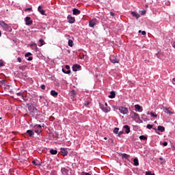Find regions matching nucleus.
Instances as JSON below:
<instances>
[{"label": "nucleus", "instance_id": "f257e3e1", "mask_svg": "<svg viewBox=\"0 0 175 175\" xmlns=\"http://www.w3.org/2000/svg\"><path fill=\"white\" fill-rule=\"evenodd\" d=\"M97 23H98V21L96 20V18H93L89 21V26L91 28H94V27L96 25Z\"/></svg>", "mask_w": 175, "mask_h": 175}, {"label": "nucleus", "instance_id": "f03ea898", "mask_svg": "<svg viewBox=\"0 0 175 175\" xmlns=\"http://www.w3.org/2000/svg\"><path fill=\"white\" fill-rule=\"evenodd\" d=\"M25 24L26 25H32V23H33V20H31V17L27 16L25 18Z\"/></svg>", "mask_w": 175, "mask_h": 175}, {"label": "nucleus", "instance_id": "7ed1b4c3", "mask_svg": "<svg viewBox=\"0 0 175 175\" xmlns=\"http://www.w3.org/2000/svg\"><path fill=\"white\" fill-rule=\"evenodd\" d=\"M109 59L112 64H118V60L114 55L110 56Z\"/></svg>", "mask_w": 175, "mask_h": 175}, {"label": "nucleus", "instance_id": "20e7f679", "mask_svg": "<svg viewBox=\"0 0 175 175\" xmlns=\"http://www.w3.org/2000/svg\"><path fill=\"white\" fill-rule=\"evenodd\" d=\"M60 152L63 157H66V155H68V148H62Z\"/></svg>", "mask_w": 175, "mask_h": 175}, {"label": "nucleus", "instance_id": "39448f33", "mask_svg": "<svg viewBox=\"0 0 175 175\" xmlns=\"http://www.w3.org/2000/svg\"><path fill=\"white\" fill-rule=\"evenodd\" d=\"M0 25L5 30L9 28V25H8V24H6L3 21H0Z\"/></svg>", "mask_w": 175, "mask_h": 175}, {"label": "nucleus", "instance_id": "423d86ee", "mask_svg": "<svg viewBox=\"0 0 175 175\" xmlns=\"http://www.w3.org/2000/svg\"><path fill=\"white\" fill-rule=\"evenodd\" d=\"M67 18H68V23L70 24H73V23H75V17H73V16H72L70 15H68Z\"/></svg>", "mask_w": 175, "mask_h": 175}, {"label": "nucleus", "instance_id": "0eeeda50", "mask_svg": "<svg viewBox=\"0 0 175 175\" xmlns=\"http://www.w3.org/2000/svg\"><path fill=\"white\" fill-rule=\"evenodd\" d=\"M35 128H37V129L35 131L36 133H40L42 132V126L40 124H37L35 126Z\"/></svg>", "mask_w": 175, "mask_h": 175}, {"label": "nucleus", "instance_id": "6e6552de", "mask_svg": "<svg viewBox=\"0 0 175 175\" xmlns=\"http://www.w3.org/2000/svg\"><path fill=\"white\" fill-rule=\"evenodd\" d=\"M80 68H81V66H80L79 64H75L72 66V70H73V72H77V70H79V69H80Z\"/></svg>", "mask_w": 175, "mask_h": 175}, {"label": "nucleus", "instance_id": "1a4fd4ad", "mask_svg": "<svg viewBox=\"0 0 175 175\" xmlns=\"http://www.w3.org/2000/svg\"><path fill=\"white\" fill-rule=\"evenodd\" d=\"M61 172L63 175H68L69 174V170H68V169H66L65 167H62L61 169Z\"/></svg>", "mask_w": 175, "mask_h": 175}, {"label": "nucleus", "instance_id": "9d476101", "mask_svg": "<svg viewBox=\"0 0 175 175\" xmlns=\"http://www.w3.org/2000/svg\"><path fill=\"white\" fill-rule=\"evenodd\" d=\"M100 107L101 110H109V108L107 107V103H105L104 105H102V104L100 103Z\"/></svg>", "mask_w": 175, "mask_h": 175}, {"label": "nucleus", "instance_id": "9b49d317", "mask_svg": "<svg viewBox=\"0 0 175 175\" xmlns=\"http://www.w3.org/2000/svg\"><path fill=\"white\" fill-rule=\"evenodd\" d=\"M110 99H114L116 98V92L115 91H111L110 92V95L108 96Z\"/></svg>", "mask_w": 175, "mask_h": 175}, {"label": "nucleus", "instance_id": "f8f14e48", "mask_svg": "<svg viewBox=\"0 0 175 175\" xmlns=\"http://www.w3.org/2000/svg\"><path fill=\"white\" fill-rule=\"evenodd\" d=\"M131 14H132L133 17H135V18H137V20L139 18V17H140V14H139V13L135 12H131Z\"/></svg>", "mask_w": 175, "mask_h": 175}, {"label": "nucleus", "instance_id": "ddd939ff", "mask_svg": "<svg viewBox=\"0 0 175 175\" xmlns=\"http://www.w3.org/2000/svg\"><path fill=\"white\" fill-rule=\"evenodd\" d=\"M26 133H27V135H29L30 137H32L35 135V133L32 130H27Z\"/></svg>", "mask_w": 175, "mask_h": 175}, {"label": "nucleus", "instance_id": "4468645a", "mask_svg": "<svg viewBox=\"0 0 175 175\" xmlns=\"http://www.w3.org/2000/svg\"><path fill=\"white\" fill-rule=\"evenodd\" d=\"M123 128L125 129L126 133H129V132H131V128H129V126L125 125Z\"/></svg>", "mask_w": 175, "mask_h": 175}, {"label": "nucleus", "instance_id": "2eb2a0df", "mask_svg": "<svg viewBox=\"0 0 175 175\" xmlns=\"http://www.w3.org/2000/svg\"><path fill=\"white\" fill-rule=\"evenodd\" d=\"M38 12H40V14L42 15V16H44V10L42 9V7L40 5L38 6Z\"/></svg>", "mask_w": 175, "mask_h": 175}, {"label": "nucleus", "instance_id": "dca6fc26", "mask_svg": "<svg viewBox=\"0 0 175 175\" xmlns=\"http://www.w3.org/2000/svg\"><path fill=\"white\" fill-rule=\"evenodd\" d=\"M72 13H73V14H75V16H77V14H80L81 11L79 10L78 9L75 8V9L72 10Z\"/></svg>", "mask_w": 175, "mask_h": 175}, {"label": "nucleus", "instance_id": "f3484780", "mask_svg": "<svg viewBox=\"0 0 175 175\" xmlns=\"http://www.w3.org/2000/svg\"><path fill=\"white\" fill-rule=\"evenodd\" d=\"M51 95H52V96H54L55 98H57V96H58V92H55V90H51Z\"/></svg>", "mask_w": 175, "mask_h": 175}, {"label": "nucleus", "instance_id": "a211bd4d", "mask_svg": "<svg viewBox=\"0 0 175 175\" xmlns=\"http://www.w3.org/2000/svg\"><path fill=\"white\" fill-rule=\"evenodd\" d=\"M90 103H91V98L85 99V103H84L85 106H88Z\"/></svg>", "mask_w": 175, "mask_h": 175}, {"label": "nucleus", "instance_id": "6ab92c4d", "mask_svg": "<svg viewBox=\"0 0 175 175\" xmlns=\"http://www.w3.org/2000/svg\"><path fill=\"white\" fill-rule=\"evenodd\" d=\"M157 131H159V132H165V127H163V126H158Z\"/></svg>", "mask_w": 175, "mask_h": 175}, {"label": "nucleus", "instance_id": "aec40b11", "mask_svg": "<svg viewBox=\"0 0 175 175\" xmlns=\"http://www.w3.org/2000/svg\"><path fill=\"white\" fill-rule=\"evenodd\" d=\"M58 151H57V150H54V149H51L50 150V153L52 154V155H57Z\"/></svg>", "mask_w": 175, "mask_h": 175}, {"label": "nucleus", "instance_id": "412c9836", "mask_svg": "<svg viewBox=\"0 0 175 175\" xmlns=\"http://www.w3.org/2000/svg\"><path fill=\"white\" fill-rule=\"evenodd\" d=\"M39 42H40V44L39 45L40 47H42V46L46 44V42H44V40H43V39H40V40H39Z\"/></svg>", "mask_w": 175, "mask_h": 175}, {"label": "nucleus", "instance_id": "4be33fe9", "mask_svg": "<svg viewBox=\"0 0 175 175\" xmlns=\"http://www.w3.org/2000/svg\"><path fill=\"white\" fill-rule=\"evenodd\" d=\"M122 159H128V158H129V155H128L127 154H122Z\"/></svg>", "mask_w": 175, "mask_h": 175}, {"label": "nucleus", "instance_id": "5701e85b", "mask_svg": "<svg viewBox=\"0 0 175 175\" xmlns=\"http://www.w3.org/2000/svg\"><path fill=\"white\" fill-rule=\"evenodd\" d=\"M133 162L135 166H139V160L137 159H134Z\"/></svg>", "mask_w": 175, "mask_h": 175}, {"label": "nucleus", "instance_id": "b1692460", "mask_svg": "<svg viewBox=\"0 0 175 175\" xmlns=\"http://www.w3.org/2000/svg\"><path fill=\"white\" fill-rule=\"evenodd\" d=\"M68 46L70 47H73V40H68Z\"/></svg>", "mask_w": 175, "mask_h": 175}, {"label": "nucleus", "instance_id": "393cba45", "mask_svg": "<svg viewBox=\"0 0 175 175\" xmlns=\"http://www.w3.org/2000/svg\"><path fill=\"white\" fill-rule=\"evenodd\" d=\"M135 110H142V106L139 105H135Z\"/></svg>", "mask_w": 175, "mask_h": 175}, {"label": "nucleus", "instance_id": "a878e982", "mask_svg": "<svg viewBox=\"0 0 175 175\" xmlns=\"http://www.w3.org/2000/svg\"><path fill=\"white\" fill-rule=\"evenodd\" d=\"M63 73H65L66 75H70V70H68V71L65 70V69H62Z\"/></svg>", "mask_w": 175, "mask_h": 175}, {"label": "nucleus", "instance_id": "bb28decb", "mask_svg": "<svg viewBox=\"0 0 175 175\" xmlns=\"http://www.w3.org/2000/svg\"><path fill=\"white\" fill-rule=\"evenodd\" d=\"M139 139H140V140H147V137H146L144 135H141V136H139Z\"/></svg>", "mask_w": 175, "mask_h": 175}, {"label": "nucleus", "instance_id": "cd10ccee", "mask_svg": "<svg viewBox=\"0 0 175 175\" xmlns=\"http://www.w3.org/2000/svg\"><path fill=\"white\" fill-rule=\"evenodd\" d=\"M165 113L166 114H169L170 116H172V114H173V112L170 111V110H165Z\"/></svg>", "mask_w": 175, "mask_h": 175}, {"label": "nucleus", "instance_id": "c85d7f7f", "mask_svg": "<svg viewBox=\"0 0 175 175\" xmlns=\"http://www.w3.org/2000/svg\"><path fill=\"white\" fill-rule=\"evenodd\" d=\"M5 83H6V81L5 80L0 81V87H2V85H3Z\"/></svg>", "mask_w": 175, "mask_h": 175}, {"label": "nucleus", "instance_id": "c756f323", "mask_svg": "<svg viewBox=\"0 0 175 175\" xmlns=\"http://www.w3.org/2000/svg\"><path fill=\"white\" fill-rule=\"evenodd\" d=\"M122 114H128V110H120Z\"/></svg>", "mask_w": 175, "mask_h": 175}, {"label": "nucleus", "instance_id": "7c9ffc66", "mask_svg": "<svg viewBox=\"0 0 175 175\" xmlns=\"http://www.w3.org/2000/svg\"><path fill=\"white\" fill-rule=\"evenodd\" d=\"M118 131H120L119 128H115L113 132L117 135V133H118Z\"/></svg>", "mask_w": 175, "mask_h": 175}, {"label": "nucleus", "instance_id": "2f4dec72", "mask_svg": "<svg viewBox=\"0 0 175 175\" xmlns=\"http://www.w3.org/2000/svg\"><path fill=\"white\" fill-rule=\"evenodd\" d=\"M32 12V8H25V12Z\"/></svg>", "mask_w": 175, "mask_h": 175}, {"label": "nucleus", "instance_id": "473e14b6", "mask_svg": "<svg viewBox=\"0 0 175 175\" xmlns=\"http://www.w3.org/2000/svg\"><path fill=\"white\" fill-rule=\"evenodd\" d=\"M29 55H32V53H29V52H28V53H26L25 54V57H29Z\"/></svg>", "mask_w": 175, "mask_h": 175}, {"label": "nucleus", "instance_id": "72a5a7b5", "mask_svg": "<svg viewBox=\"0 0 175 175\" xmlns=\"http://www.w3.org/2000/svg\"><path fill=\"white\" fill-rule=\"evenodd\" d=\"M146 127H147L148 129H152V125H151V124H147Z\"/></svg>", "mask_w": 175, "mask_h": 175}, {"label": "nucleus", "instance_id": "f704fd0d", "mask_svg": "<svg viewBox=\"0 0 175 175\" xmlns=\"http://www.w3.org/2000/svg\"><path fill=\"white\" fill-rule=\"evenodd\" d=\"M146 175H155V174H152L150 172H146Z\"/></svg>", "mask_w": 175, "mask_h": 175}, {"label": "nucleus", "instance_id": "c9c22d12", "mask_svg": "<svg viewBox=\"0 0 175 175\" xmlns=\"http://www.w3.org/2000/svg\"><path fill=\"white\" fill-rule=\"evenodd\" d=\"M124 133L123 131H120L118 134V136L120 137V136H121V135H122Z\"/></svg>", "mask_w": 175, "mask_h": 175}, {"label": "nucleus", "instance_id": "e433bc0d", "mask_svg": "<svg viewBox=\"0 0 175 175\" xmlns=\"http://www.w3.org/2000/svg\"><path fill=\"white\" fill-rule=\"evenodd\" d=\"M65 68H66V69H68V70H69L70 69V66H69V65H66Z\"/></svg>", "mask_w": 175, "mask_h": 175}, {"label": "nucleus", "instance_id": "4c0bfd02", "mask_svg": "<svg viewBox=\"0 0 175 175\" xmlns=\"http://www.w3.org/2000/svg\"><path fill=\"white\" fill-rule=\"evenodd\" d=\"M35 47V51L37 53V51H39V48H38V45H36Z\"/></svg>", "mask_w": 175, "mask_h": 175}, {"label": "nucleus", "instance_id": "58836bf2", "mask_svg": "<svg viewBox=\"0 0 175 175\" xmlns=\"http://www.w3.org/2000/svg\"><path fill=\"white\" fill-rule=\"evenodd\" d=\"M41 88H42V90H46V85H42Z\"/></svg>", "mask_w": 175, "mask_h": 175}, {"label": "nucleus", "instance_id": "ea45409f", "mask_svg": "<svg viewBox=\"0 0 175 175\" xmlns=\"http://www.w3.org/2000/svg\"><path fill=\"white\" fill-rule=\"evenodd\" d=\"M17 96H23V94L21 92H18L16 94Z\"/></svg>", "mask_w": 175, "mask_h": 175}, {"label": "nucleus", "instance_id": "a19ab883", "mask_svg": "<svg viewBox=\"0 0 175 175\" xmlns=\"http://www.w3.org/2000/svg\"><path fill=\"white\" fill-rule=\"evenodd\" d=\"M32 59H33L32 57H29L27 58V61H32Z\"/></svg>", "mask_w": 175, "mask_h": 175}, {"label": "nucleus", "instance_id": "79ce46f5", "mask_svg": "<svg viewBox=\"0 0 175 175\" xmlns=\"http://www.w3.org/2000/svg\"><path fill=\"white\" fill-rule=\"evenodd\" d=\"M110 16H111L112 17H114V16H115L114 12H110Z\"/></svg>", "mask_w": 175, "mask_h": 175}, {"label": "nucleus", "instance_id": "37998d69", "mask_svg": "<svg viewBox=\"0 0 175 175\" xmlns=\"http://www.w3.org/2000/svg\"><path fill=\"white\" fill-rule=\"evenodd\" d=\"M163 146L164 147H166V146H167V142H163Z\"/></svg>", "mask_w": 175, "mask_h": 175}, {"label": "nucleus", "instance_id": "c03bdc74", "mask_svg": "<svg viewBox=\"0 0 175 175\" xmlns=\"http://www.w3.org/2000/svg\"><path fill=\"white\" fill-rule=\"evenodd\" d=\"M30 46H31V47H32V46H34L35 47H36L37 44H36V43H33Z\"/></svg>", "mask_w": 175, "mask_h": 175}, {"label": "nucleus", "instance_id": "a18cd8bd", "mask_svg": "<svg viewBox=\"0 0 175 175\" xmlns=\"http://www.w3.org/2000/svg\"><path fill=\"white\" fill-rule=\"evenodd\" d=\"M19 69H20L21 70H23V69H24V66H19Z\"/></svg>", "mask_w": 175, "mask_h": 175}, {"label": "nucleus", "instance_id": "49530a36", "mask_svg": "<svg viewBox=\"0 0 175 175\" xmlns=\"http://www.w3.org/2000/svg\"><path fill=\"white\" fill-rule=\"evenodd\" d=\"M17 59H18V61L19 62H22V59H21V57H18L17 58Z\"/></svg>", "mask_w": 175, "mask_h": 175}, {"label": "nucleus", "instance_id": "de8ad7c7", "mask_svg": "<svg viewBox=\"0 0 175 175\" xmlns=\"http://www.w3.org/2000/svg\"><path fill=\"white\" fill-rule=\"evenodd\" d=\"M133 115H134V116H137V114L136 113L132 111V112H131V116H133Z\"/></svg>", "mask_w": 175, "mask_h": 175}, {"label": "nucleus", "instance_id": "09e8293b", "mask_svg": "<svg viewBox=\"0 0 175 175\" xmlns=\"http://www.w3.org/2000/svg\"><path fill=\"white\" fill-rule=\"evenodd\" d=\"M2 66H3V62H0V68L2 67Z\"/></svg>", "mask_w": 175, "mask_h": 175}, {"label": "nucleus", "instance_id": "8fccbe9b", "mask_svg": "<svg viewBox=\"0 0 175 175\" xmlns=\"http://www.w3.org/2000/svg\"><path fill=\"white\" fill-rule=\"evenodd\" d=\"M71 92L73 94V95H76V92L75 90H72Z\"/></svg>", "mask_w": 175, "mask_h": 175}, {"label": "nucleus", "instance_id": "3c124183", "mask_svg": "<svg viewBox=\"0 0 175 175\" xmlns=\"http://www.w3.org/2000/svg\"><path fill=\"white\" fill-rule=\"evenodd\" d=\"M113 109H116V110H121V108H119V109H118V108H116V106H113Z\"/></svg>", "mask_w": 175, "mask_h": 175}, {"label": "nucleus", "instance_id": "603ef678", "mask_svg": "<svg viewBox=\"0 0 175 175\" xmlns=\"http://www.w3.org/2000/svg\"><path fill=\"white\" fill-rule=\"evenodd\" d=\"M172 84H174V85H175V78H174V79H172Z\"/></svg>", "mask_w": 175, "mask_h": 175}, {"label": "nucleus", "instance_id": "864d4df0", "mask_svg": "<svg viewBox=\"0 0 175 175\" xmlns=\"http://www.w3.org/2000/svg\"><path fill=\"white\" fill-rule=\"evenodd\" d=\"M142 35H146V31H142Z\"/></svg>", "mask_w": 175, "mask_h": 175}, {"label": "nucleus", "instance_id": "5fc2aeb1", "mask_svg": "<svg viewBox=\"0 0 175 175\" xmlns=\"http://www.w3.org/2000/svg\"><path fill=\"white\" fill-rule=\"evenodd\" d=\"M32 163H33V165H37L36 161H32Z\"/></svg>", "mask_w": 175, "mask_h": 175}, {"label": "nucleus", "instance_id": "6e6d98bb", "mask_svg": "<svg viewBox=\"0 0 175 175\" xmlns=\"http://www.w3.org/2000/svg\"><path fill=\"white\" fill-rule=\"evenodd\" d=\"M142 14H146V10L142 11Z\"/></svg>", "mask_w": 175, "mask_h": 175}, {"label": "nucleus", "instance_id": "4d7b16f0", "mask_svg": "<svg viewBox=\"0 0 175 175\" xmlns=\"http://www.w3.org/2000/svg\"><path fill=\"white\" fill-rule=\"evenodd\" d=\"M40 99H44V96H40Z\"/></svg>", "mask_w": 175, "mask_h": 175}, {"label": "nucleus", "instance_id": "13d9d810", "mask_svg": "<svg viewBox=\"0 0 175 175\" xmlns=\"http://www.w3.org/2000/svg\"><path fill=\"white\" fill-rule=\"evenodd\" d=\"M152 116L153 117H157V115H154V113H152Z\"/></svg>", "mask_w": 175, "mask_h": 175}, {"label": "nucleus", "instance_id": "bf43d9fd", "mask_svg": "<svg viewBox=\"0 0 175 175\" xmlns=\"http://www.w3.org/2000/svg\"><path fill=\"white\" fill-rule=\"evenodd\" d=\"M122 109H124V110H127V109L125 107H122Z\"/></svg>", "mask_w": 175, "mask_h": 175}, {"label": "nucleus", "instance_id": "052dcab7", "mask_svg": "<svg viewBox=\"0 0 175 175\" xmlns=\"http://www.w3.org/2000/svg\"><path fill=\"white\" fill-rule=\"evenodd\" d=\"M160 161H163V159L162 157L159 158Z\"/></svg>", "mask_w": 175, "mask_h": 175}, {"label": "nucleus", "instance_id": "680f3d73", "mask_svg": "<svg viewBox=\"0 0 175 175\" xmlns=\"http://www.w3.org/2000/svg\"><path fill=\"white\" fill-rule=\"evenodd\" d=\"M2 35V32L0 31V37Z\"/></svg>", "mask_w": 175, "mask_h": 175}, {"label": "nucleus", "instance_id": "e2e57ef3", "mask_svg": "<svg viewBox=\"0 0 175 175\" xmlns=\"http://www.w3.org/2000/svg\"><path fill=\"white\" fill-rule=\"evenodd\" d=\"M141 32H142V30H139V33H140Z\"/></svg>", "mask_w": 175, "mask_h": 175}, {"label": "nucleus", "instance_id": "0e129e2a", "mask_svg": "<svg viewBox=\"0 0 175 175\" xmlns=\"http://www.w3.org/2000/svg\"><path fill=\"white\" fill-rule=\"evenodd\" d=\"M104 139H105V140H107V138H106V137H105Z\"/></svg>", "mask_w": 175, "mask_h": 175}, {"label": "nucleus", "instance_id": "69168bd1", "mask_svg": "<svg viewBox=\"0 0 175 175\" xmlns=\"http://www.w3.org/2000/svg\"><path fill=\"white\" fill-rule=\"evenodd\" d=\"M138 111H142V110H138Z\"/></svg>", "mask_w": 175, "mask_h": 175}, {"label": "nucleus", "instance_id": "338daca9", "mask_svg": "<svg viewBox=\"0 0 175 175\" xmlns=\"http://www.w3.org/2000/svg\"><path fill=\"white\" fill-rule=\"evenodd\" d=\"M105 113H107V111H105Z\"/></svg>", "mask_w": 175, "mask_h": 175}]
</instances>
